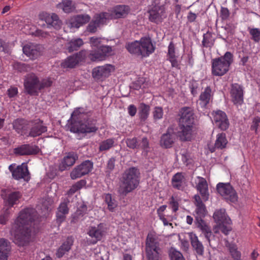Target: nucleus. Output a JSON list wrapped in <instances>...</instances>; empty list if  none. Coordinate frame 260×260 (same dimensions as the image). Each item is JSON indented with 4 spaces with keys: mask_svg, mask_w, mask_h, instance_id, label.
<instances>
[{
    "mask_svg": "<svg viewBox=\"0 0 260 260\" xmlns=\"http://www.w3.org/2000/svg\"><path fill=\"white\" fill-rule=\"evenodd\" d=\"M36 215V211L31 208L24 209L20 212L10 231L14 242L19 246H24L29 242L30 230L29 224L35 220Z\"/></svg>",
    "mask_w": 260,
    "mask_h": 260,
    "instance_id": "1",
    "label": "nucleus"
},
{
    "mask_svg": "<svg viewBox=\"0 0 260 260\" xmlns=\"http://www.w3.org/2000/svg\"><path fill=\"white\" fill-rule=\"evenodd\" d=\"M140 172L138 169L132 167L125 171L120 179L118 193L123 197L135 189L139 184Z\"/></svg>",
    "mask_w": 260,
    "mask_h": 260,
    "instance_id": "2",
    "label": "nucleus"
},
{
    "mask_svg": "<svg viewBox=\"0 0 260 260\" xmlns=\"http://www.w3.org/2000/svg\"><path fill=\"white\" fill-rule=\"evenodd\" d=\"M233 61V55L226 52L224 55L212 60V74L216 76H222L229 70Z\"/></svg>",
    "mask_w": 260,
    "mask_h": 260,
    "instance_id": "3",
    "label": "nucleus"
},
{
    "mask_svg": "<svg viewBox=\"0 0 260 260\" xmlns=\"http://www.w3.org/2000/svg\"><path fill=\"white\" fill-rule=\"evenodd\" d=\"M145 251L147 260H160L161 249L156 237L152 233L146 237Z\"/></svg>",
    "mask_w": 260,
    "mask_h": 260,
    "instance_id": "4",
    "label": "nucleus"
},
{
    "mask_svg": "<svg viewBox=\"0 0 260 260\" xmlns=\"http://www.w3.org/2000/svg\"><path fill=\"white\" fill-rule=\"evenodd\" d=\"M98 129L94 121L87 120L83 122L82 121H75L70 126V131L75 133H95Z\"/></svg>",
    "mask_w": 260,
    "mask_h": 260,
    "instance_id": "5",
    "label": "nucleus"
},
{
    "mask_svg": "<svg viewBox=\"0 0 260 260\" xmlns=\"http://www.w3.org/2000/svg\"><path fill=\"white\" fill-rule=\"evenodd\" d=\"M9 170L11 172L12 177L15 180L23 179L25 181H28L30 178L26 163L16 166L15 164H11L9 166Z\"/></svg>",
    "mask_w": 260,
    "mask_h": 260,
    "instance_id": "6",
    "label": "nucleus"
},
{
    "mask_svg": "<svg viewBox=\"0 0 260 260\" xmlns=\"http://www.w3.org/2000/svg\"><path fill=\"white\" fill-rule=\"evenodd\" d=\"M216 188L218 192L228 202L235 203L237 201V194L229 183H219Z\"/></svg>",
    "mask_w": 260,
    "mask_h": 260,
    "instance_id": "7",
    "label": "nucleus"
},
{
    "mask_svg": "<svg viewBox=\"0 0 260 260\" xmlns=\"http://www.w3.org/2000/svg\"><path fill=\"white\" fill-rule=\"evenodd\" d=\"M107 233L106 224L101 223L97 225L89 228L87 234L92 238L89 244H94L100 241Z\"/></svg>",
    "mask_w": 260,
    "mask_h": 260,
    "instance_id": "8",
    "label": "nucleus"
},
{
    "mask_svg": "<svg viewBox=\"0 0 260 260\" xmlns=\"http://www.w3.org/2000/svg\"><path fill=\"white\" fill-rule=\"evenodd\" d=\"M93 168V163L90 160H85L75 167L70 173L72 179L75 180L88 174Z\"/></svg>",
    "mask_w": 260,
    "mask_h": 260,
    "instance_id": "9",
    "label": "nucleus"
},
{
    "mask_svg": "<svg viewBox=\"0 0 260 260\" xmlns=\"http://www.w3.org/2000/svg\"><path fill=\"white\" fill-rule=\"evenodd\" d=\"M149 19L152 22L158 24L166 17L167 14L163 6H154L148 11Z\"/></svg>",
    "mask_w": 260,
    "mask_h": 260,
    "instance_id": "10",
    "label": "nucleus"
},
{
    "mask_svg": "<svg viewBox=\"0 0 260 260\" xmlns=\"http://www.w3.org/2000/svg\"><path fill=\"white\" fill-rule=\"evenodd\" d=\"M112 47L107 45H102L95 50H91L89 54V57L92 61H102L106 57L112 54Z\"/></svg>",
    "mask_w": 260,
    "mask_h": 260,
    "instance_id": "11",
    "label": "nucleus"
},
{
    "mask_svg": "<svg viewBox=\"0 0 260 260\" xmlns=\"http://www.w3.org/2000/svg\"><path fill=\"white\" fill-rule=\"evenodd\" d=\"M213 122L219 128L225 131L229 126V122L225 113L222 111L217 110L212 113Z\"/></svg>",
    "mask_w": 260,
    "mask_h": 260,
    "instance_id": "12",
    "label": "nucleus"
},
{
    "mask_svg": "<svg viewBox=\"0 0 260 260\" xmlns=\"http://www.w3.org/2000/svg\"><path fill=\"white\" fill-rule=\"evenodd\" d=\"M24 84L26 91L30 94L37 93L44 87L40 84L38 78L33 74L28 75Z\"/></svg>",
    "mask_w": 260,
    "mask_h": 260,
    "instance_id": "13",
    "label": "nucleus"
},
{
    "mask_svg": "<svg viewBox=\"0 0 260 260\" xmlns=\"http://www.w3.org/2000/svg\"><path fill=\"white\" fill-rule=\"evenodd\" d=\"M194 111L192 108L185 107L180 110L179 124L193 125Z\"/></svg>",
    "mask_w": 260,
    "mask_h": 260,
    "instance_id": "14",
    "label": "nucleus"
},
{
    "mask_svg": "<svg viewBox=\"0 0 260 260\" xmlns=\"http://www.w3.org/2000/svg\"><path fill=\"white\" fill-rule=\"evenodd\" d=\"M196 188L200 193L203 200L206 201L209 199L208 186L206 180L203 177L197 176L195 180Z\"/></svg>",
    "mask_w": 260,
    "mask_h": 260,
    "instance_id": "15",
    "label": "nucleus"
},
{
    "mask_svg": "<svg viewBox=\"0 0 260 260\" xmlns=\"http://www.w3.org/2000/svg\"><path fill=\"white\" fill-rule=\"evenodd\" d=\"M213 95V92L210 87H206L200 95L198 102L199 107L203 109H207L212 100Z\"/></svg>",
    "mask_w": 260,
    "mask_h": 260,
    "instance_id": "16",
    "label": "nucleus"
},
{
    "mask_svg": "<svg viewBox=\"0 0 260 260\" xmlns=\"http://www.w3.org/2000/svg\"><path fill=\"white\" fill-rule=\"evenodd\" d=\"M232 101L234 104L241 105L243 102V88L237 83L232 85L230 91Z\"/></svg>",
    "mask_w": 260,
    "mask_h": 260,
    "instance_id": "17",
    "label": "nucleus"
},
{
    "mask_svg": "<svg viewBox=\"0 0 260 260\" xmlns=\"http://www.w3.org/2000/svg\"><path fill=\"white\" fill-rule=\"evenodd\" d=\"M140 49V55L142 57L148 56L152 53L155 49L150 39L147 38H141L139 41Z\"/></svg>",
    "mask_w": 260,
    "mask_h": 260,
    "instance_id": "18",
    "label": "nucleus"
},
{
    "mask_svg": "<svg viewBox=\"0 0 260 260\" xmlns=\"http://www.w3.org/2000/svg\"><path fill=\"white\" fill-rule=\"evenodd\" d=\"M112 68L110 64L94 68L92 72V77L95 80H103L110 75Z\"/></svg>",
    "mask_w": 260,
    "mask_h": 260,
    "instance_id": "19",
    "label": "nucleus"
},
{
    "mask_svg": "<svg viewBox=\"0 0 260 260\" xmlns=\"http://www.w3.org/2000/svg\"><path fill=\"white\" fill-rule=\"evenodd\" d=\"M30 125L31 126L29 133V136L36 137L47 132V127L44 125L43 122L40 119L34 121H30Z\"/></svg>",
    "mask_w": 260,
    "mask_h": 260,
    "instance_id": "20",
    "label": "nucleus"
},
{
    "mask_svg": "<svg viewBox=\"0 0 260 260\" xmlns=\"http://www.w3.org/2000/svg\"><path fill=\"white\" fill-rule=\"evenodd\" d=\"M23 53L31 59L39 56L42 53V47L32 43L26 44L23 47Z\"/></svg>",
    "mask_w": 260,
    "mask_h": 260,
    "instance_id": "21",
    "label": "nucleus"
},
{
    "mask_svg": "<svg viewBox=\"0 0 260 260\" xmlns=\"http://www.w3.org/2000/svg\"><path fill=\"white\" fill-rule=\"evenodd\" d=\"M39 152V148L35 145L29 144L22 145L14 150L15 154L19 155H29L36 154Z\"/></svg>",
    "mask_w": 260,
    "mask_h": 260,
    "instance_id": "22",
    "label": "nucleus"
},
{
    "mask_svg": "<svg viewBox=\"0 0 260 260\" xmlns=\"http://www.w3.org/2000/svg\"><path fill=\"white\" fill-rule=\"evenodd\" d=\"M90 17L87 14L77 15L70 18L68 21V26L72 28H79L88 22Z\"/></svg>",
    "mask_w": 260,
    "mask_h": 260,
    "instance_id": "23",
    "label": "nucleus"
},
{
    "mask_svg": "<svg viewBox=\"0 0 260 260\" xmlns=\"http://www.w3.org/2000/svg\"><path fill=\"white\" fill-rule=\"evenodd\" d=\"M175 133L172 128H169L167 132L164 134L160 138V144L165 148L172 147L175 140Z\"/></svg>",
    "mask_w": 260,
    "mask_h": 260,
    "instance_id": "24",
    "label": "nucleus"
},
{
    "mask_svg": "<svg viewBox=\"0 0 260 260\" xmlns=\"http://www.w3.org/2000/svg\"><path fill=\"white\" fill-rule=\"evenodd\" d=\"M69 201L67 199L62 202L57 208L56 213V222L60 225L65 220L66 215L69 213V208L68 204Z\"/></svg>",
    "mask_w": 260,
    "mask_h": 260,
    "instance_id": "25",
    "label": "nucleus"
},
{
    "mask_svg": "<svg viewBox=\"0 0 260 260\" xmlns=\"http://www.w3.org/2000/svg\"><path fill=\"white\" fill-rule=\"evenodd\" d=\"M22 194L19 191L11 192L3 197L4 207L10 209L14 205L18 204Z\"/></svg>",
    "mask_w": 260,
    "mask_h": 260,
    "instance_id": "26",
    "label": "nucleus"
},
{
    "mask_svg": "<svg viewBox=\"0 0 260 260\" xmlns=\"http://www.w3.org/2000/svg\"><path fill=\"white\" fill-rule=\"evenodd\" d=\"M179 137L182 141H191L193 138V125L179 124Z\"/></svg>",
    "mask_w": 260,
    "mask_h": 260,
    "instance_id": "27",
    "label": "nucleus"
},
{
    "mask_svg": "<svg viewBox=\"0 0 260 260\" xmlns=\"http://www.w3.org/2000/svg\"><path fill=\"white\" fill-rule=\"evenodd\" d=\"M78 159L77 155L74 152L68 153L61 160L58 168L60 171H63L72 166Z\"/></svg>",
    "mask_w": 260,
    "mask_h": 260,
    "instance_id": "28",
    "label": "nucleus"
},
{
    "mask_svg": "<svg viewBox=\"0 0 260 260\" xmlns=\"http://www.w3.org/2000/svg\"><path fill=\"white\" fill-rule=\"evenodd\" d=\"M130 8L126 5H118L110 13L112 19L126 17L130 12Z\"/></svg>",
    "mask_w": 260,
    "mask_h": 260,
    "instance_id": "29",
    "label": "nucleus"
},
{
    "mask_svg": "<svg viewBox=\"0 0 260 260\" xmlns=\"http://www.w3.org/2000/svg\"><path fill=\"white\" fill-rule=\"evenodd\" d=\"M172 186L178 190H183L187 186L186 181L182 173L175 174L172 179Z\"/></svg>",
    "mask_w": 260,
    "mask_h": 260,
    "instance_id": "30",
    "label": "nucleus"
},
{
    "mask_svg": "<svg viewBox=\"0 0 260 260\" xmlns=\"http://www.w3.org/2000/svg\"><path fill=\"white\" fill-rule=\"evenodd\" d=\"M195 223L197 227L204 234L209 244L210 245V238L212 236L210 228L207 224L205 221L202 219V218L196 217Z\"/></svg>",
    "mask_w": 260,
    "mask_h": 260,
    "instance_id": "31",
    "label": "nucleus"
},
{
    "mask_svg": "<svg viewBox=\"0 0 260 260\" xmlns=\"http://www.w3.org/2000/svg\"><path fill=\"white\" fill-rule=\"evenodd\" d=\"M29 125H30V121L24 119H17L13 122L14 129L21 135L26 134Z\"/></svg>",
    "mask_w": 260,
    "mask_h": 260,
    "instance_id": "32",
    "label": "nucleus"
},
{
    "mask_svg": "<svg viewBox=\"0 0 260 260\" xmlns=\"http://www.w3.org/2000/svg\"><path fill=\"white\" fill-rule=\"evenodd\" d=\"M178 55L176 51L175 45L171 42L168 46L167 59L170 61L173 68L179 69V64L177 61Z\"/></svg>",
    "mask_w": 260,
    "mask_h": 260,
    "instance_id": "33",
    "label": "nucleus"
},
{
    "mask_svg": "<svg viewBox=\"0 0 260 260\" xmlns=\"http://www.w3.org/2000/svg\"><path fill=\"white\" fill-rule=\"evenodd\" d=\"M213 218L217 224L220 223L230 224L232 222L231 219L226 215L225 209H223L216 210L213 214Z\"/></svg>",
    "mask_w": 260,
    "mask_h": 260,
    "instance_id": "34",
    "label": "nucleus"
},
{
    "mask_svg": "<svg viewBox=\"0 0 260 260\" xmlns=\"http://www.w3.org/2000/svg\"><path fill=\"white\" fill-rule=\"evenodd\" d=\"M194 199L195 200L194 204L196 206V213L197 215L196 217L203 218L207 213L206 206L203 203L199 195H195Z\"/></svg>",
    "mask_w": 260,
    "mask_h": 260,
    "instance_id": "35",
    "label": "nucleus"
},
{
    "mask_svg": "<svg viewBox=\"0 0 260 260\" xmlns=\"http://www.w3.org/2000/svg\"><path fill=\"white\" fill-rule=\"evenodd\" d=\"M74 240L72 237H68L66 240L58 248L56 253L57 257L60 258L68 252L73 244Z\"/></svg>",
    "mask_w": 260,
    "mask_h": 260,
    "instance_id": "36",
    "label": "nucleus"
},
{
    "mask_svg": "<svg viewBox=\"0 0 260 260\" xmlns=\"http://www.w3.org/2000/svg\"><path fill=\"white\" fill-rule=\"evenodd\" d=\"M10 243L6 239H0V260H8V254L10 251Z\"/></svg>",
    "mask_w": 260,
    "mask_h": 260,
    "instance_id": "37",
    "label": "nucleus"
},
{
    "mask_svg": "<svg viewBox=\"0 0 260 260\" xmlns=\"http://www.w3.org/2000/svg\"><path fill=\"white\" fill-rule=\"evenodd\" d=\"M191 244L196 252L200 255H203L204 248L202 243L199 240L197 236L192 233H189Z\"/></svg>",
    "mask_w": 260,
    "mask_h": 260,
    "instance_id": "38",
    "label": "nucleus"
},
{
    "mask_svg": "<svg viewBox=\"0 0 260 260\" xmlns=\"http://www.w3.org/2000/svg\"><path fill=\"white\" fill-rule=\"evenodd\" d=\"M228 140L224 133L218 134L216 136V139L214 143L213 150L211 152H214L215 149H223L225 148L228 144Z\"/></svg>",
    "mask_w": 260,
    "mask_h": 260,
    "instance_id": "39",
    "label": "nucleus"
},
{
    "mask_svg": "<svg viewBox=\"0 0 260 260\" xmlns=\"http://www.w3.org/2000/svg\"><path fill=\"white\" fill-rule=\"evenodd\" d=\"M81 60L80 55L76 54L67 58L61 63L63 68H73L75 67Z\"/></svg>",
    "mask_w": 260,
    "mask_h": 260,
    "instance_id": "40",
    "label": "nucleus"
},
{
    "mask_svg": "<svg viewBox=\"0 0 260 260\" xmlns=\"http://www.w3.org/2000/svg\"><path fill=\"white\" fill-rule=\"evenodd\" d=\"M93 19L100 25L106 24L108 20L112 19V18L110 13L103 12L96 14Z\"/></svg>",
    "mask_w": 260,
    "mask_h": 260,
    "instance_id": "41",
    "label": "nucleus"
},
{
    "mask_svg": "<svg viewBox=\"0 0 260 260\" xmlns=\"http://www.w3.org/2000/svg\"><path fill=\"white\" fill-rule=\"evenodd\" d=\"M57 8L62 10L65 13H70L75 9L71 0H62L61 3L57 5Z\"/></svg>",
    "mask_w": 260,
    "mask_h": 260,
    "instance_id": "42",
    "label": "nucleus"
},
{
    "mask_svg": "<svg viewBox=\"0 0 260 260\" xmlns=\"http://www.w3.org/2000/svg\"><path fill=\"white\" fill-rule=\"evenodd\" d=\"M150 106L144 103H141L139 107V115L141 120H145L148 117Z\"/></svg>",
    "mask_w": 260,
    "mask_h": 260,
    "instance_id": "43",
    "label": "nucleus"
},
{
    "mask_svg": "<svg viewBox=\"0 0 260 260\" xmlns=\"http://www.w3.org/2000/svg\"><path fill=\"white\" fill-rule=\"evenodd\" d=\"M83 44V41L81 39H73L68 43V50L70 52L77 50Z\"/></svg>",
    "mask_w": 260,
    "mask_h": 260,
    "instance_id": "44",
    "label": "nucleus"
},
{
    "mask_svg": "<svg viewBox=\"0 0 260 260\" xmlns=\"http://www.w3.org/2000/svg\"><path fill=\"white\" fill-rule=\"evenodd\" d=\"M115 140L113 138H109L102 141L100 143L99 150L100 151H107L114 147Z\"/></svg>",
    "mask_w": 260,
    "mask_h": 260,
    "instance_id": "45",
    "label": "nucleus"
},
{
    "mask_svg": "<svg viewBox=\"0 0 260 260\" xmlns=\"http://www.w3.org/2000/svg\"><path fill=\"white\" fill-rule=\"evenodd\" d=\"M104 200L108 206L109 210L113 212L114 209L117 206V204L115 200L112 198V195L110 193L104 194Z\"/></svg>",
    "mask_w": 260,
    "mask_h": 260,
    "instance_id": "46",
    "label": "nucleus"
},
{
    "mask_svg": "<svg viewBox=\"0 0 260 260\" xmlns=\"http://www.w3.org/2000/svg\"><path fill=\"white\" fill-rule=\"evenodd\" d=\"M126 48L130 53L140 55L139 41L127 43L126 45Z\"/></svg>",
    "mask_w": 260,
    "mask_h": 260,
    "instance_id": "47",
    "label": "nucleus"
},
{
    "mask_svg": "<svg viewBox=\"0 0 260 260\" xmlns=\"http://www.w3.org/2000/svg\"><path fill=\"white\" fill-rule=\"evenodd\" d=\"M214 43V39L210 32H207L203 35L202 45L205 47H211Z\"/></svg>",
    "mask_w": 260,
    "mask_h": 260,
    "instance_id": "48",
    "label": "nucleus"
},
{
    "mask_svg": "<svg viewBox=\"0 0 260 260\" xmlns=\"http://www.w3.org/2000/svg\"><path fill=\"white\" fill-rule=\"evenodd\" d=\"M86 184V182L84 180H81L73 184L70 189L67 191V194L69 196H71L76 191L81 189Z\"/></svg>",
    "mask_w": 260,
    "mask_h": 260,
    "instance_id": "49",
    "label": "nucleus"
},
{
    "mask_svg": "<svg viewBox=\"0 0 260 260\" xmlns=\"http://www.w3.org/2000/svg\"><path fill=\"white\" fill-rule=\"evenodd\" d=\"M231 230V228L230 227V224H227L226 223L218 224L217 226L214 228L215 233H218L220 231L226 235L229 234Z\"/></svg>",
    "mask_w": 260,
    "mask_h": 260,
    "instance_id": "50",
    "label": "nucleus"
},
{
    "mask_svg": "<svg viewBox=\"0 0 260 260\" xmlns=\"http://www.w3.org/2000/svg\"><path fill=\"white\" fill-rule=\"evenodd\" d=\"M10 209L9 208L4 207L0 215V223L5 224L9 220L10 214Z\"/></svg>",
    "mask_w": 260,
    "mask_h": 260,
    "instance_id": "51",
    "label": "nucleus"
},
{
    "mask_svg": "<svg viewBox=\"0 0 260 260\" xmlns=\"http://www.w3.org/2000/svg\"><path fill=\"white\" fill-rule=\"evenodd\" d=\"M45 21L47 23L52 26H55L59 24L60 23L58 16L55 14H52L51 15H48L46 16Z\"/></svg>",
    "mask_w": 260,
    "mask_h": 260,
    "instance_id": "52",
    "label": "nucleus"
},
{
    "mask_svg": "<svg viewBox=\"0 0 260 260\" xmlns=\"http://www.w3.org/2000/svg\"><path fill=\"white\" fill-rule=\"evenodd\" d=\"M169 256L171 260H185L182 254L173 248L170 249Z\"/></svg>",
    "mask_w": 260,
    "mask_h": 260,
    "instance_id": "53",
    "label": "nucleus"
},
{
    "mask_svg": "<svg viewBox=\"0 0 260 260\" xmlns=\"http://www.w3.org/2000/svg\"><path fill=\"white\" fill-rule=\"evenodd\" d=\"M101 38L92 37L89 39V43L92 49V50H97L100 46H101Z\"/></svg>",
    "mask_w": 260,
    "mask_h": 260,
    "instance_id": "54",
    "label": "nucleus"
},
{
    "mask_svg": "<svg viewBox=\"0 0 260 260\" xmlns=\"http://www.w3.org/2000/svg\"><path fill=\"white\" fill-rule=\"evenodd\" d=\"M180 200L175 195H173L169 201V204L171 206L173 212H176L179 209V202Z\"/></svg>",
    "mask_w": 260,
    "mask_h": 260,
    "instance_id": "55",
    "label": "nucleus"
},
{
    "mask_svg": "<svg viewBox=\"0 0 260 260\" xmlns=\"http://www.w3.org/2000/svg\"><path fill=\"white\" fill-rule=\"evenodd\" d=\"M250 35L252 37V39L255 42H258L260 41V29L257 28H248Z\"/></svg>",
    "mask_w": 260,
    "mask_h": 260,
    "instance_id": "56",
    "label": "nucleus"
},
{
    "mask_svg": "<svg viewBox=\"0 0 260 260\" xmlns=\"http://www.w3.org/2000/svg\"><path fill=\"white\" fill-rule=\"evenodd\" d=\"M138 147L141 148L143 150V153H144L145 154H147L148 152L149 151V143L148 140L146 137H143L142 139V140L139 145H138Z\"/></svg>",
    "mask_w": 260,
    "mask_h": 260,
    "instance_id": "57",
    "label": "nucleus"
},
{
    "mask_svg": "<svg viewBox=\"0 0 260 260\" xmlns=\"http://www.w3.org/2000/svg\"><path fill=\"white\" fill-rule=\"evenodd\" d=\"M159 219L162 222L164 226L170 225L173 228V224L172 221H173V217L171 215H160L158 216Z\"/></svg>",
    "mask_w": 260,
    "mask_h": 260,
    "instance_id": "58",
    "label": "nucleus"
},
{
    "mask_svg": "<svg viewBox=\"0 0 260 260\" xmlns=\"http://www.w3.org/2000/svg\"><path fill=\"white\" fill-rule=\"evenodd\" d=\"M229 249L232 256L235 260H241V253L238 250L236 246H231Z\"/></svg>",
    "mask_w": 260,
    "mask_h": 260,
    "instance_id": "59",
    "label": "nucleus"
},
{
    "mask_svg": "<svg viewBox=\"0 0 260 260\" xmlns=\"http://www.w3.org/2000/svg\"><path fill=\"white\" fill-rule=\"evenodd\" d=\"M152 113L154 120L160 119L162 118L164 115L163 109L160 107H155Z\"/></svg>",
    "mask_w": 260,
    "mask_h": 260,
    "instance_id": "60",
    "label": "nucleus"
},
{
    "mask_svg": "<svg viewBox=\"0 0 260 260\" xmlns=\"http://www.w3.org/2000/svg\"><path fill=\"white\" fill-rule=\"evenodd\" d=\"M127 146L131 149H135L138 147V141L136 138L127 139L126 140Z\"/></svg>",
    "mask_w": 260,
    "mask_h": 260,
    "instance_id": "61",
    "label": "nucleus"
},
{
    "mask_svg": "<svg viewBox=\"0 0 260 260\" xmlns=\"http://www.w3.org/2000/svg\"><path fill=\"white\" fill-rule=\"evenodd\" d=\"M100 25L93 19L88 25L87 31L90 33H95L97 30V28Z\"/></svg>",
    "mask_w": 260,
    "mask_h": 260,
    "instance_id": "62",
    "label": "nucleus"
},
{
    "mask_svg": "<svg viewBox=\"0 0 260 260\" xmlns=\"http://www.w3.org/2000/svg\"><path fill=\"white\" fill-rule=\"evenodd\" d=\"M260 123V117L256 116L253 118L252 124L250 126V129L252 131H254L256 133L257 129Z\"/></svg>",
    "mask_w": 260,
    "mask_h": 260,
    "instance_id": "63",
    "label": "nucleus"
},
{
    "mask_svg": "<svg viewBox=\"0 0 260 260\" xmlns=\"http://www.w3.org/2000/svg\"><path fill=\"white\" fill-rule=\"evenodd\" d=\"M53 202V201L51 198H47L42 202V206L44 209L48 210L50 208Z\"/></svg>",
    "mask_w": 260,
    "mask_h": 260,
    "instance_id": "64",
    "label": "nucleus"
}]
</instances>
